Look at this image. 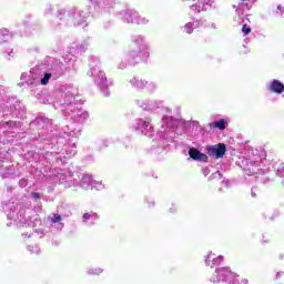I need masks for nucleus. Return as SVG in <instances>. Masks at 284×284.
<instances>
[{
	"instance_id": "4",
	"label": "nucleus",
	"mask_w": 284,
	"mask_h": 284,
	"mask_svg": "<svg viewBox=\"0 0 284 284\" xmlns=\"http://www.w3.org/2000/svg\"><path fill=\"white\" fill-rule=\"evenodd\" d=\"M270 92H274L275 94H283L284 84L278 80H273L268 85Z\"/></svg>"
},
{
	"instance_id": "13",
	"label": "nucleus",
	"mask_w": 284,
	"mask_h": 284,
	"mask_svg": "<svg viewBox=\"0 0 284 284\" xmlns=\"http://www.w3.org/2000/svg\"><path fill=\"white\" fill-rule=\"evenodd\" d=\"M143 128H148V125H150V122H143Z\"/></svg>"
},
{
	"instance_id": "7",
	"label": "nucleus",
	"mask_w": 284,
	"mask_h": 284,
	"mask_svg": "<svg viewBox=\"0 0 284 284\" xmlns=\"http://www.w3.org/2000/svg\"><path fill=\"white\" fill-rule=\"evenodd\" d=\"M184 32H185L186 34H192V32H194V27H193V24H192V23H186V24L184 26Z\"/></svg>"
},
{
	"instance_id": "5",
	"label": "nucleus",
	"mask_w": 284,
	"mask_h": 284,
	"mask_svg": "<svg viewBox=\"0 0 284 284\" xmlns=\"http://www.w3.org/2000/svg\"><path fill=\"white\" fill-rule=\"evenodd\" d=\"M227 122H225L224 119H221L216 122H211L209 125L210 128H216L217 130H225V125H226Z\"/></svg>"
},
{
	"instance_id": "12",
	"label": "nucleus",
	"mask_w": 284,
	"mask_h": 284,
	"mask_svg": "<svg viewBox=\"0 0 284 284\" xmlns=\"http://www.w3.org/2000/svg\"><path fill=\"white\" fill-rule=\"evenodd\" d=\"M32 197L33 199H40V195H39V193H32Z\"/></svg>"
},
{
	"instance_id": "2",
	"label": "nucleus",
	"mask_w": 284,
	"mask_h": 284,
	"mask_svg": "<svg viewBox=\"0 0 284 284\" xmlns=\"http://www.w3.org/2000/svg\"><path fill=\"white\" fill-rule=\"evenodd\" d=\"M234 273H232V270L230 267H222L215 271L214 276H217L216 280H212L213 283H223L224 281H227V278H232Z\"/></svg>"
},
{
	"instance_id": "6",
	"label": "nucleus",
	"mask_w": 284,
	"mask_h": 284,
	"mask_svg": "<svg viewBox=\"0 0 284 284\" xmlns=\"http://www.w3.org/2000/svg\"><path fill=\"white\" fill-rule=\"evenodd\" d=\"M50 79H52V73H45L44 77L41 79V84L48 85V83H50Z\"/></svg>"
},
{
	"instance_id": "8",
	"label": "nucleus",
	"mask_w": 284,
	"mask_h": 284,
	"mask_svg": "<svg viewBox=\"0 0 284 284\" xmlns=\"http://www.w3.org/2000/svg\"><path fill=\"white\" fill-rule=\"evenodd\" d=\"M59 222H61V215L54 214L53 217L51 219V223H59Z\"/></svg>"
},
{
	"instance_id": "14",
	"label": "nucleus",
	"mask_w": 284,
	"mask_h": 284,
	"mask_svg": "<svg viewBox=\"0 0 284 284\" xmlns=\"http://www.w3.org/2000/svg\"><path fill=\"white\" fill-rule=\"evenodd\" d=\"M252 195H253V196H256V194H255V193H253Z\"/></svg>"
},
{
	"instance_id": "9",
	"label": "nucleus",
	"mask_w": 284,
	"mask_h": 284,
	"mask_svg": "<svg viewBox=\"0 0 284 284\" xmlns=\"http://www.w3.org/2000/svg\"><path fill=\"white\" fill-rule=\"evenodd\" d=\"M242 32L244 34H250V32H252V29L250 27H247V24H244L242 28Z\"/></svg>"
},
{
	"instance_id": "3",
	"label": "nucleus",
	"mask_w": 284,
	"mask_h": 284,
	"mask_svg": "<svg viewBox=\"0 0 284 284\" xmlns=\"http://www.w3.org/2000/svg\"><path fill=\"white\" fill-rule=\"evenodd\" d=\"M189 156L190 159H193V161H202L203 163H207L210 159L206 154L201 153L196 148H192L189 150Z\"/></svg>"
},
{
	"instance_id": "11",
	"label": "nucleus",
	"mask_w": 284,
	"mask_h": 284,
	"mask_svg": "<svg viewBox=\"0 0 284 284\" xmlns=\"http://www.w3.org/2000/svg\"><path fill=\"white\" fill-rule=\"evenodd\" d=\"M277 10H280L281 14H283V12H284V7L280 4V6H277Z\"/></svg>"
},
{
	"instance_id": "10",
	"label": "nucleus",
	"mask_w": 284,
	"mask_h": 284,
	"mask_svg": "<svg viewBox=\"0 0 284 284\" xmlns=\"http://www.w3.org/2000/svg\"><path fill=\"white\" fill-rule=\"evenodd\" d=\"M90 213H84L83 216H82V221L83 223H85L87 221H90Z\"/></svg>"
},
{
	"instance_id": "1",
	"label": "nucleus",
	"mask_w": 284,
	"mask_h": 284,
	"mask_svg": "<svg viewBox=\"0 0 284 284\" xmlns=\"http://www.w3.org/2000/svg\"><path fill=\"white\" fill-rule=\"evenodd\" d=\"M207 154L212 159H223L227 152V146L224 143H219L212 146H207Z\"/></svg>"
}]
</instances>
